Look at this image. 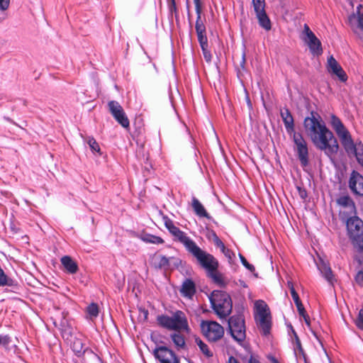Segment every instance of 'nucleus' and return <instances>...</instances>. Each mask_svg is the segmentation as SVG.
<instances>
[{
    "instance_id": "f257e3e1",
    "label": "nucleus",
    "mask_w": 363,
    "mask_h": 363,
    "mask_svg": "<svg viewBox=\"0 0 363 363\" xmlns=\"http://www.w3.org/2000/svg\"><path fill=\"white\" fill-rule=\"evenodd\" d=\"M303 125L308 136L314 145L331 157L336 154L339 145L333 133L326 127L320 116L313 112L304 119Z\"/></svg>"
},
{
    "instance_id": "f03ea898",
    "label": "nucleus",
    "mask_w": 363,
    "mask_h": 363,
    "mask_svg": "<svg viewBox=\"0 0 363 363\" xmlns=\"http://www.w3.org/2000/svg\"><path fill=\"white\" fill-rule=\"evenodd\" d=\"M280 114L287 133L293 135V140L301 164L304 167L307 166L308 164V150L306 141L301 133L294 131V118L289 110L286 108L281 109Z\"/></svg>"
},
{
    "instance_id": "7ed1b4c3",
    "label": "nucleus",
    "mask_w": 363,
    "mask_h": 363,
    "mask_svg": "<svg viewBox=\"0 0 363 363\" xmlns=\"http://www.w3.org/2000/svg\"><path fill=\"white\" fill-rule=\"evenodd\" d=\"M158 325L164 328L177 332L189 330L188 320L186 314L182 311H176L171 316L160 315L157 317Z\"/></svg>"
},
{
    "instance_id": "20e7f679",
    "label": "nucleus",
    "mask_w": 363,
    "mask_h": 363,
    "mask_svg": "<svg viewBox=\"0 0 363 363\" xmlns=\"http://www.w3.org/2000/svg\"><path fill=\"white\" fill-rule=\"evenodd\" d=\"M347 235L353 246L363 253V221L357 216L347 218Z\"/></svg>"
},
{
    "instance_id": "39448f33",
    "label": "nucleus",
    "mask_w": 363,
    "mask_h": 363,
    "mask_svg": "<svg viewBox=\"0 0 363 363\" xmlns=\"http://www.w3.org/2000/svg\"><path fill=\"white\" fill-rule=\"evenodd\" d=\"M209 299L213 311L220 318H225L231 313L232 300L227 293L222 291H213Z\"/></svg>"
},
{
    "instance_id": "423d86ee",
    "label": "nucleus",
    "mask_w": 363,
    "mask_h": 363,
    "mask_svg": "<svg viewBox=\"0 0 363 363\" xmlns=\"http://www.w3.org/2000/svg\"><path fill=\"white\" fill-rule=\"evenodd\" d=\"M255 319L259 330L262 335H267L270 333L272 328V317L269 308L262 300H258L255 303Z\"/></svg>"
},
{
    "instance_id": "0eeeda50",
    "label": "nucleus",
    "mask_w": 363,
    "mask_h": 363,
    "mask_svg": "<svg viewBox=\"0 0 363 363\" xmlns=\"http://www.w3.org/2000/svg\"><path fill=\"white\" fill-rule=\"evenodd\" d=\"M163 220L165 227L174 237V240L182 244L188 252L196 245V243L186 233L175 226L173 221L167 216H163Z\"/></svg>"
},
{
    "instance_id": "6e6552de",
    "label": "nucleus",
    "mask_w": 363,
    "mask_h": 363,
    "mask_svg": "<svg viewBox=\"0 0 363 363\" xmlns=\"http://www.w3.org/2000/svg\"><path fill=\"white\" fill-rule=\"evenodd\" d=\"M189 253L196 258L199 265L205 269L207 272L218 269L219 265L218 260L211 254L203 250L197 245Z\"/></svg>"
},
{
    "instance_id": "1a4fd4ad",
    "label": "nucleus",
    "mask_w": 363,
    "mask_h": 363,
    "mask_svg": "<svg viewBox=\"0 0 363 363\" xmlns=\"http://www.w3.org/2000/svg\"><path fill=\"white\" fill-rule=\"evenodd\" d=\"M201 329L203 335L210 342H216L220 340L224 335V328L216 321H201Z\"/></svg>"
},
{
    "instance_id": "9d476101",
    "label": "nucleus",
    "mask_w": 363,
    "mask_h": 363,
    "mask_svg": "<svg viewBox=\"0 0 363 363\" xmlns=\"http://www.w3.org/2000/svg\"><path fill=\"white\" fill-rule=\"evenodd\" d=\"M228 327L232 337L238 342H242L246 337L245 320L242 315L231 316L228 320Z\"/></svg>"
},
{
    "instance_id": "9b49d317",
    "label": "nucleus",
    "mask_w": 363,
    "mask_h": 363,
    "mask_svg": "<svg viewBox=\"0 0 363 363\" xmlns=\"http://www.w3.org/2000/svg\"><path fill=\"white\" fill-rule=\"evenodd\" d=\"M330 123L339 137L342 145L347 149L352 147V137L340 119L335 115L331 116Z\"/></svg>"
},
{
    "instance_id": "f8f14e48",
    "label": "nucleus",
    "mask_w": 363,
    "mask_h": 363,
    "mask_svg": "<svg viewBox=\"0 0 363 363\" xmlns=\"http://www.w3.org/2000/svg\"><path fill=\"white\" fill-rule=\"evenodd\" d=\"M108 106L115 120L124 128H128L130 126L129 119L120 104L116 101H111L108 102Z\"/></svg>"
},
{
    "instance_id": "ddd939ff",
    "label": "nucleus",
    "mask_w": 363,
    "mask_h": 363,
    "mask_svg": "<svg viewBox=\"0 0 363 363\" xmlns=\"http://www.w3.org/2000/svg\"><path fill=\"white\" fill-rule=\"evenodd\" d=\"M154 355L160 363H179L174 352L167 347L160 346L155 348Z\"/></svg>"
},
{
    "instance_id": "4468645a",
    "label": "nucleus",
    "mask_w": 363,
    "mask_h": 363,
    "mask_svg": "<svg viewBox=\"0 0 363 363\" xmlns=\"http://www.w3.org/2000/svg\"><path fill=\"white\" fill-rule=\"evenodd\" d=\"M304 33L306 34L304 40L308 45L312 54L316 55H320L322 53L321 43L306 24L304 26Z\"/></svg>"
},
{
    "instance_id": "2eb2a0df",
    "label": "nucleus",
    "mask_w": 363,
    "mask_h": 363,
    "mask_svg": "<svg viewBox=\"0 0 363 363\" xmlns=\"http://www.w3.org/2000/svg\"><path fill=\"white\" fill-rule=\"evenodd\" d=\"M327 70L333 77H335L342 82L347 80V74L333 55L328 59Z\"/></svg>"
},
{
    "instance_id": "dca6fc26",
    "label": "nucleus",
    "mask_w": 363,
    "mask_h": 363,
    "mask_svg": "<svg viewBox=\"0 0 363 363\" xmlns=\"http://www.w3.org/2000/svg\"><path fill=\"white\" fill-rule=\"evenodd\" d=\"M349 187L354 194L363 196V176L357 171H352L349 180Z\"/></svg>"
},
{
    "instance_id": "f3484780",
    "label": "nucleus",
    "mask_w": 363,
    "mask_h": 363,
    "mask_svg": "<svg viewBox=\"0 0 363 363\" xmlns=\"http://www.w3.org/2000/svg\"><path fill=\"white\" fill-rule=\"evenodd\" d=\"M54 324L60 330L63 339L68 340L71 338L73 330L64 313L60 320H55Z\"/></svg>"
},
{
    "instance_id": "a211bd4d",
    "label": "nucleus",
    "mask_w": 363,
    "mask_h": 363,
    "mask_svg": "<svg viewBox=\"0 0 363 363\" xmlns=\"http://www.w3.org/2000/svg\"><path fill=\"white\" fill-rule=\"evenodd\" d=\"M349 23L353 31L359 38H363V16L352 14L349 17Z\"/></svg>"
},
{
    "instance_id": "6ab92c4d",
    "label": "nucleus",
    "mask_w": 363,
    "mask_h": 363,
    "mask_svg": "<svg viewBox=\"0 0 363 363\" xmlns=\"http://www.w3.org/2000/svg\"><path fill=\"white\" fill-rule=\"evenodd\" d=\"M78 358L80 363H99L101 361L99 356L89 347H86L85 351Z\"/></svg>"
},
{
    "instance_id": "aec40b11",
    "label": "nucleus",
    "mask_w": 363,
    "mask_h": 363,
    "mask_svg": "<svg viewBox=\"0 0 363 363\" xmlns=\"http://www.w3.org/2000/svg\"><path fill=\"white\" fill-rule=\"evenodd\" d=\"M180 293L182 296L191 298L196 293V286L194 282L189 279H186L182 283Z\"/></svg>"
},
{
    "instance_id": "412c9836",
    "label": "nucleus",
    "mask_w": 363,
    "mask_h": 363,
    "mask_svg": "<svg viewBox=\"0 0 363 363\" xmlns=\"http://www.w3.org/2000/svg\"><path fill=\"white\" fill-rule=\"evenodd\" d=\"M208 275L212 279L214 283L220 287H225L228 283L226 277L218 272V269L208 272Z\"/></svg>"
},
{
    "instance_id": "4be33fe9",
    "label": "nucleus",
    "mask_w": 363,
    "mask_h": 363,
    "mask_svg": "<svg viewBox=\"0 0 363 363\" xmlns=\"http://www.w3.org/2000/svg\"><path fill=\"white\" fill-rule=\"evenodd\" d=\"M317 266L320 273L325 278V279L328 281L330 283H333L334 277L331 268L330 267L328 264L325 262L323 259H320L319 262L317 263Z\"/></svg>"
},
{
    "instance_id": "5701e85b",
    "label": "nucleus",
    "mask_w": 363,
    "mask_h": 363,
    "mask_svg": "<svg viewBox=\"0 0 363 363\" xmlns=\"http://www.w3.org/2000/svg\"><path fill=\"white\" fill-rule=\"evenodd\" d=\"M191 206L194 213L199 217L210 218L203 204L196 198L192 197Z\"/></svg>"
},
{
    "instance_id": "b1692460",
    "label": "nucleus",
    "mask_w": 363,
    "mask_h": 363,
    "mask_svg": "<svg viewBox=\"0 0 363 363\" xmlns=\"http://www.w3.org/2000/svg\"><path fill=\"white\" fill-rule=\"evenodd\" d=\"M337 203L338 205L342 206V208H350V214L355 215L356 214V206L354 202L352 199L348 196H341L337 200Z\"/></svg>"
},
{
    "instance_id": "393cba45",
    "label": "nucleus",
    "mask_w": 363,
    "mask_h": 363,
    "mask_svg": "<svg viewBox=\"0 0 363 363\" xmlns=\"http://www.w3.org/2000/svg\"><path fill=\"white\" fill-rule=\"evenodd\" d=\"M71 347L72 351L77 357L83 354L84 351L86 350V347H88L82 339L77 337L74 339Z\"/></svg>"
},
{
    "instance_id": "a878e982",
    "label": "nucleus",
    "mask_w": 363,
    "mask_h": 363,
    "mask_svg": "<svg viewBox=\"0 0 363 363\" xmlns=\"http://www.w3.org/2000/svg\"><path fill=\"white\" fill-rule=\"evenodd\" d=\"M61 262L66 270L70 274H74L78 270L77 263L69 256H64L61 258Z\"/></svg>"
},
{
    "instance_id": "bb28decb",
    "label": "nucleus",
    "mask_w": 363,
    "mask_h": 363,
    "mask_svg": "<svg viewBox=\"0 0 363 363\" xmlns=\"http://www.w3.org/2000/svg\"><path fill=\"white\" fill-rule=\"evenodd\" d=\"M352 145L350 149L345 147L346 152L347 153H354L358 162L363 165V145L359 143L355 145L352 140Z\"/></svg>"
},
{
    "instance_id": "cd10ccee",
    "label": "nucleus",
    "mask_w": 363,
    "mask_h": 363,
    "mask_svg": "<svg viewBox=\"0 0 363 363\" xmlns=\"http://www.w3.org/2000/svg\"><path fill=\"white\" fill-rule=\"evenodd\" d=\"M259 26L266 30H269L272 28L271 21L268 17L266 11L261 12L256 14Z\"/></svg>"
},
{
    "instance_id": "c85d7f7f",
    "label": "nucleus",
    "mask_w": 363,
    "mask_h": 363,
    "mask_svg": "<svg viewBox=\"0 0 363 363\" xmlns=\"http://www.w3.org/2000/svg\"><path fill=\"white\" fill-rule=\"evenodd\" d=\"M154 264L156 268L167 269L169 266V259L164 255H158L155 257Z\"/></svg>"
},
{
    "instance_id": "c756f323",
    "label": "nucleus",
    "mask_w": 363,
    "mask_h": 363,
    "mask_svg": "<svg viewBox=\"0 0 363 363\" xmlns=\"http://www.w3.org/2000/svg\"><path fill=\"white\" fill-rule=\"evenodd\" d=\"M171 338L178 350L184 348L186 343L183 335L174 333L171 335Z\"/></svg>"
},
{
    "instance_id": "7c9ffc66",
    "label": "nucleus",
    "mask_w": 363,
    "mask_h": 363,
    "mask_svg": "<svg viewBox=\"0 0 363 363\" xmlns=\"http://www.w3.org/2000/svg\"><path fill=\"white\" fill-rule=\"evenodd\" d=\"M99 306L96 303H92L86 308L87 315L91 320L96 318L99 315Z\"/></svg>"
},
{
    "instance_id": "2f4dec72",
    "label": "nucleus",
    "mask_w": 363,
    "mask_h": 363,
    "mask_svg": "<svg viewBox=\"0 0 363 363\" xmlns=\"http://www.w3.org/2000/svg\"><path fill=\"white\" fill-rule=\"evenodd\" d=\"M143 240L147 243L160 245L164 243V240L159 237L151 234H147L143 238Z\"/></svg>"
},
{
    "instance_id": "473e14b6",
    "label": "nucleus",
    "mask_w": 363,
    "mask_h": 363,
    "mask_svg": "<svg viewBox=\"0 0 363 363\" xmlns=\"http://www.w3.org/2000/svg\"><path fill=\"white\" fill-rule=\"evenodd\" d=\"M195 342L196 345L199 346L200 350L203 353V354H205L208 357L213 356V353L208 349L207 345L204 343L200 338H196Z\"/></svg>"
},
{
    "instance_id": "72a5a7b5",
    "label": "nucleus",
    "mask_w": 363,
    "mask_h": 363,
    "mask_svg": "<svg viewBox=\"0 0 363 363\" xmlns=\"http://www.w3.org/2000/svg\"><path fill=\"white\" fill-rule=\"evenodd\" d=\"M265 0H252V6L255 13L265 11Z\"/></svg>"
},
{
    "instance_id": "f704fd0d",
    "label": "nucleus",
    "mask_w": 363,
    "mask_h": 363,
    "mask_svg": "<svg viewBox=\"0 0 363 363\" xmlns=\"http://www.w3.org/2000/svg\"><path fill=\"white\" fill-rule=\"evenodd\" d=\"M355 283L359 286H363V267L359 266L356 269V274L354 276Z\"/></svg>"
},
{
    "instance_id": "c9c22d12",
    "label": "nucleus",
    "mask_w": 363,
    "mask_h": 363,
    "mask_svg": "<svg viewBox=\"0 0 363 363\" xmlns=\"http://www.w3.org/2000/svg\"><path fill=\"white\" fill-rule=\"evenodd\" d=\"M195 28L197 34L206 33V27L201 21V18H199V16L196 18Z\"/></svg>"
},
{
    "instance_id": "e433bc0d",
    "label": "nucleus",
    "mask_w": 363,
    "mask_h": 363,
    "mask_svg": "<svg viewBox=\"0 0 363 363\" xmlns=\"http://www.w3.org/2000/svg\"><path fill=\"white\" fill-rule=\"evenodd\" d=\"M294 353L297 357H300L301 356H303V350L301 347V342L298 340V337H296V343L294 346Z\"/></svg>"
},
{
    "instance_id": "4c0bfd02",
    "label": "nucleus",
    "mask_w": 363,
    "mask_h": 363,
    "mask_svg": "<svg viewBox=\"0 0 363 363\" xmlns=\"http://www.w3.org/2000/svg\"><path fill=\"white\" fill-rule=\"evenodd\" d=\"M87 143L89 145V147L93 152H99L100 147L96 140L93 138H89L87 140Z\"/></svg>"
},
{
    "instance_id": "58836bf2",
    "label": "nucleus",
    "mask_w": 363,
    "mask_h": 363,
    "mask_svg": "<svg viewBox=\"0 0 363 363\" xmlns=\"http://www.w3.org/2000/svg\"><path fill=\"white\" fill-rule=\"evenodd\" d=\"M355 324L359 329L363 330V308L359 310Z\"/></svg>"
},
{
    "instance_id": "ea45409f",
    "label": "nucleus",
    "mask_w": 363,
    "mask_h": 363,
    "mask_svg": "<svg viewBox=\"0 0 363 363\" xmlns=\"http://www.w3.org/2000/svg\"><path fill=\"white\" fill-rule=\"evenodd\" d=\"M239 257H240V261H241L242 264H243V265H244V266H245V267L248 270H250V272H254V271L255 270V267H254L252 264H250V263L247 261V259L245 258V257H244L242 255L240 254V255H239Z\"/></svg>"
},
{
    "instance_id": "a19ab883",
    "label": "nucleus",
    "mask_w": 363,
    "mask_h": 363,
    "mask_svg": "<svg viewBox=\"0 0 363 363\" xmlns=\"http://www.w3.org/2000/svg\"><path fill=\"white\" fill-rule=\"evenodd\" d=\"M197 36L201 47H208V40L206 33L197 34Z\"/></svg>"
},
{
    "instance_id": "79ce46f5",
    "label": "nucleus",
    "mask_w": 363,
    "mask_h": 363,
    "mask_svg": "<svg viewBox=\"0 0 363 363\" xmlns=\"http://www.w3.org/2000/svg\"><path fill=\"white\" fill-rule=\"evenodd\" d=\"M213 242L216 246L219 247L220 250L225 247L224 243L221 241V240L216 235H213Z\"/></svg>"
},
{
    "instance_id": "37998d69",
    "label": "nucleus",
    "mask_w": 363,
    "mask_h": 363,
    "mask_svg": "<svg viewBox=\"0 0 363 363\" xmlns=\"http://www.w3.org/2000/svg\"><path fill=\"white\" fill-rule=\"evenodd\" d=\"M295 304H296V306L297 308V310H298V314L300 316L305 315L306 314H307L306 311L303 307V305L301 303V301L295 303Z\"/></svg>"
},
{
    "instance_id": "c03bdc74",
    "label": "nucleus",
    "mask_w": 363,
    "mask_h": 363,
    "mask_svg": "<svg viewBox=\"0 0 363 363\" xmlns=\"http://www.w3.org/2000/svg\"><path fill=\"white\" fill-rule=\"evenodd\" d=\"M201 49L203 51L204 59L207 62H210L211 61L212 56L210 51L208 50V47H203L201 48Z\"/></svg>"
},
{
    "instance_id": "a18cd8bd",
    "label": "nucleus",
    "mask_w": 363,
    "mask_h": 363,
    "mask_svg": "<svg viewBox=\"0 0 363 363\" xmlns=\"http://www.w3.org/2000/svg\"><path fill=\"white\" fill-rule=\"evenodd\" d=\"M11 342V338L7 335H0V345L6 346Z\"/></svg>"
},
{
    "instance_id": "49530a36",
    "label": "nucleus",
    "mask_w": 363,
    "mask_h": 363,
    "mask_svg": "<svg viewBox=\"0 0 363 363\" xmlns=\"http://www.w3.org/2000/svg\"><path fill=\"white\" fill-rule=\"evenodd\" d=\"M194 3L195 4V9L197 16H199V18H201V3L200 0H194Z\"/></svg>"
},
{
    "instance_id": "de8ad7c7",
    "label": "nucleus",
    "mask_w": 363,
    "mask_h": 363,
    "mask_svg": "<svg viewBox=\"0 0 363 363\" xmlns=\"http://www.w3.org/2000/svg\"><path fill=\"white\" fill-rule=\"evenodd\" d=\"M9 0H0V10L6 11L9 6Z\"/></svg>"
},
{
    "instance_id": "09e8293b",
    "label": "nucleus",
    "mask_w": 363,
    "mask_h": 363,
    "mask_svg": "<svg viewBox=\"0 0 363 363\" xmlns=\"http://www.w3.org/2000/svg\"><path fill=\"white\" fill-rule=\"evenodd\" d=\"M221 252L227 257L228 259H231L234 256V253L230 250L225 247L221 250Z\"/></svg>"
},
{
    "instance_id": "8fccbe9b",
    "label": "nucleus",
    "mask_w": 363,
    "mask_h": 363,
    "mask_svg": "<svg viewBox=\"0 0 363 363\" xmlns=\"http://www.w3.org/2000/svg\"><path fill=\"white\" fill-rule=\"evenodd\" d=\"M290 292H291V295L292 296V298H293L294 303H296V302H298L301 301L295 289H291V291Z\"/></svg>"
},
{
    "instance_id": "3c124183",
    "label": "nucleus",
    "mask_w": 363,
    "mask_h": 363,
    "mask_svg": "<svg viewBox=\"0 0 363 363\" xmlns=\"http://www.w3.org/2000/svg\"><path fill=\"white\" fill-rule=\"evenodd\" d=\"M345 208L346 209V211H342L340 212V213L342 215H345L346 217H348V216L351 217V216H354V215H350V208Z\"/></svg>"
},
{
    "instance_id": "603ef678",
    "label": "nucleus",
    "mask_w": 363,
    "mask_h": 363,
    "mask_svg": "<svg viewBox=\"0 0 363 363\" xmlns=\"http://www.w3.org/2000/svg\"><path fill=\"white\" fill-rule=\"evenodd\" d=\"M301 317L303 318L306 324L308 326H310L311 323H310V318H309V316L307 314H306L305 315H302Z\"/></svg>"
},
{
    "instance_id": "864d4df0",
    "label": "nucleus",
    "mask_w": 363,
    "mask_h": 363,
    "mask_svg": "<svg viewBox=\"0 0 363 363\" xmlns=\"http://www.w3.org/2000/svg\"><path fill=\"white\" fill-rule=\"evenodd\" d=\"M228 363H239L238 361L233 357H230Z\"/></svg>"
},
{
    "instance_id": "5fc2aeb1",
    "label": "nucleus",
    "mask_w": 363,
    "mask_h": 363,
    "mask_svg": "<svg viewBox=\"0 0 363 363\" xmlns=\"http://www.w3.org/2000/svg\"><path fill=\"white\" fill-rule=\"evenodd\" d=\"M173 10H176V6H175V3H174V0H172V4L170 5V11L172 12Z\"/></svg>"
},
{
    "instance_id": "6e6d98bb",
    "label": "nucleus",
    "mask_w": 363,
    "mask_h": 363,
    "mask_svg": "<svg viewBox=\"0 0 363 363\" xmlns=\"http://www.w3.org/2000/svg\"><path fill=\"white\" fill-rule=\"evenodd\" d=\"M300 191V196L301 198L304 199L306 196V193L305 191H301L300 189H298Z\"/></svg>"
},
{
    "instance_id": "4d7b16f0",
    "label": "nucleus",
    "mask_w": 363,
    "mask_h": 363,
    "mask_svg": "<svg viewBox=\"0 0 363 363\" xmlns=\"http://www.w3.org/2000/svg\"><path fill=\"white\" fill-rule=\"evenodd\" d=\"M287 285H288V287H289L290 291H291V289H294V284L291 281H289L287 283Z\"/></svg>"
},
{
    "instance_id": "13d9d810",
    "label": "nucleus",
    "mask_w": 363,
    "mask_h": 363,
    "mask_svg": "<svg viewBox=\"0 0 363 363\" xmlns=\"http://www.w3.org/2000/svg\"><path fill=\"white\" fill-rule=\"evenodd\" d=\"M143 315H144V318L145 319H147V315H148V311L147 310H143L142 311Z\"/></svg>"
},
{
    "instance_id": "bf43d9fd",
    "label": "nucleus",
    "mask_w": 363,
    "mask_h": 363,
    "mask_svg": "<svg viewBox=\"0 0 363 363\" xmlns=\"http://www.w3.org/2000/svg\"><path fill=\"white\" fill-rule=\"evenodd\" d=\"M249 363H260V362L255 359L251 358L249 361Z\"/></svg>"
},
{
    "instance_id": "052dcab7",
    "label": "nucleus",
    "mask_w": 363,
    "mask_h": 363,
    "mask_svg": "<svg viewBox=\"0 0 363 363\" xmlns=\"http://www.w3.org/2000/svg\"><path fill=\"white\" fill-rule=\"evenodd\" d=\"M245 62V54H242V65Z\"/></svg>"
},
{
    "instance_id": "680f3d73",
    "label": "nucleus",
    "mask_w": 363,
    "mask_h": 363,
    "mask_svg": "<svg viewBox=\"0 0 363 363\" xmlns=\"http://www.w3.org/2000/svg\"><path fill=\"white\" fill-rule=\"evenodd\" d=\"M272 363H279L277 359H275L274 357H272Z\"/></svg>"
}]
</instances>
